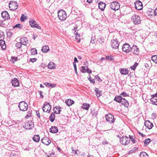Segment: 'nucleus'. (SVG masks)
<instances>
[{"mask_svg":"<svg viewBox=\"0 0 157 157\" xmlns=\"http://www.w3.org/2000/svg\"><path fill=\"white\" fill-rule=\"evenodd\" d=\"M58 17L60 20H65L67 18L66 12L63 10H60L58 12Z\"/></svg>","mask_w":157,"mask_h":157,"instance_id":"f257e3e1","label":"nucleus"},{"mask_svg":"<svg viewBox=\"0 0 157 157\" xmlns=\"http://www.w3.org/2000/svg\"><path fill=\"white\" fill-rule=\"evenodd\" d=\"M18 5L17 2L13 0L10 1L9 4V7L10 10L14 11L18 8Z\"/></svg>","mask_w":157,"mask_h":157,"instance_id":"f03ea898","label":"nucleus"},{"mask_svg":"<svg viewBox=\"0 0 157 157\" xmlns=\"http://www.w3.org/2000/svg\"><path fill=\"white\" fill-rule=\"evenodd\" d=\"M18 107L21 111H26L28 108V105L25 102L22 101L19 103Z\"/></svg>","mask_w":157,"mask_h":157,"instance_id":"7ed1b4c3","label":"nucleus"},{"mask_svg":"<svg viewBox=\"0 0 157 157\" xmlns=\"http://www.w3.org/2000/svg\"><path fill=\"white\" fill-rule=\"evenodd\" d=\"M131 19L132 21L135 25L139 24L141 23L140 18L136 14L133 15L132 16Z\"/></svg>","mask_w":157,"mask_h":157,"instance_id":"20e7f679","label":"nucleus"},{"mask_svg":"<svg viewBox=\"0 0 157 157\" xmlns=\"http://www.w3.org/2000/svg\"><path fill=\"white\" fill-rule=\"evenodd\" d=\"M110 6L111 9L116 10L119 9L120 4L118 2L115 1L111 2L110 5Z\"/></svg>","mask_w":157,"mask_h":157,"instance_id":"39448f33","label":"nucleus"},{"mask_svg":"<svg viewBox=\"0 0 157 157\" xmlns=\"http://www.w3.org/2000/svg\"><path fill=\"white\" fill-rule=\"evenodd\" d=\"M29 23L31 27L33 28H36L38 29H40L41 27L36 23V22L32 19L29 20Z\"/></svg>","mask_w":157,"mask_h":157,"instance_id":"423d86ee","label":"nucleus"},{"mask_svg":"<svg viewBox=\"0 0 157 157\" xmlns=\"http://www.w3.org/2000/svg\"><path fill=\"white\" fill-rule=\"evenodd\" d=\"M51 109V106L48 103L46 102L44 103L43 108V110L44 112L49 113Z\"/></svg>","mask_w":157,"mask_h":157,"instance_id":"0eeeda50","label":"nucleus"},{"mask_svg":"<svg viewBox=\"0 0 157 157\" xmlns=\"http://www.w3.org/2000/svg\"><path fill=\"white\" fill-rule=\"evenodd\" d=\"M122 51L126 53H128L131 50V48L130 45L127 44L125 43L123 46L122 47Z\"/></svg>","mask_w":157,"mask_h":157,"instance_id":"6e6552de","label":"nucleus"},{"mask_svg":"<svg viewBox=\"0 0 157 157\" xmlns=\"http://www.w3.org/2000/svg\"><path fill=\"white\" fill-rule=\"evenodd\" d=\"M119 45L118 41L116 39H113L111 40V46L113 48L115 49L118 48Z\"/></svg>","mask_w":157,"mask_h":157,"instance_id":"1a4fd4ad","label":"nucleus"},{"mask_svg":"<svg viewBox=\"0 0 157 157\" xmlns=\"http://www.w3.org/2000/svg\"><path fill=\"white\" fill-rule=\"evenodd\" d=\"M106 120L110 123H112L114 121V117L113 115L110 113H109L105 116Z\"/></svg>","mask_w":157,"mask_h":157,"instance_id":"9d476101","label":"nucleus"},{"mask_svg":"<svg viewBox=\"0 0 157 157\" xmlns=\"http://www.w3.org/2000/svg\"><path fill=\"white\" fill-rule=\"evenodd\" d=\"M135 6L137 10H140L143 8L142 3L140 1H137L135 2Z\"/></svg>","mask_w":157,"mask_h":157,"instance_id":"9b49d317","label":"nucleus"},{"mask_svg":"<svg viewBox=\"0 0 157 157\" xmlns=\"http://www.w3.org/2000/svg\"><path fill=\"white\" fill-rule=\"evenodd\" d=\"M34 126V124L32 121H28L25 123V125L23 127L26 129H31Z\"/></svg>","mask_w":157,"mask_h":157,"instance_id":"f8f14e48","label":"nucleus"},{"mask_svg":"<svg viewBox=\"0 0 157 157\" xmlns=\"http://www.w3.org/2000/svg\"><path fill=\"white\" fill-rule=\"evenodd\" d=\"M41 142L47 145H48L51 143V140L47 137H44L41 140Z\"/></svg>","mask_w":157,"mask_h":157,"instance_id":"ddd939ff","label":"nucleus"},{"mask_svg":"<svg viewBox=\"0 0 157 157\" xmlns=\"http://www.w3.org/2000/svg\"><path fill=\"white\" fill-rule=\"evenodd\" d=\"M133 53L136 55H138L139 53V49L137 47L136 45H133L131 48V50Z\"/></svg>","mask_w":157,"mask_h":157,"instance_id":"4468645a","label":"nucleus"},{"mask_svg":"<svg viewBox=\"0 0 157 157\" xmlns=\"http://www.w3.org/2000/svg\"><path fill=\"white\" fill-rule=\"evenodd\" d=\"M12 85L14 87L18 86L19 85V83L18 80L16 78H14L11 81Z\"/></svg>","mask_w":157,"mask_h":157,"instance_id":"2eb2a0df","label":"nucleus"},{"mask_svg":"<svg viewBox=\"0 0 157 157\" xmlns=\"http://www.w3.org/2000/svg\"><path fill=\"white\" fill-rule=\"evenodd\" d=\"M20 42L21 44L24 45L26 46L27 44H28V40L26 37H23L21 38L20 39Z\"/></svg>","mask_w":157,"mask_h":157,"instance_id":"dca6fc26","label":"nucleus"},{"mask_svg":"<svg viewBox=\"0 0 157 157\" xmlns=\"http://www.w3.org/2000/svg\"><path fill=\"white\" fill-rule=\"evenodd\" d=\"M1 15L2 18L5 20L8 19L9 18V14L6 11H5L2 12V13Z\"/></svg>","mask_w":157,"mask_h":157,"instance_id":"f3484780","label":"nucleus"},{"mask_svg":"<svg viewBox=\"0 0 157 157\" xmlns=\"http://www.w3.org/2000/svg\"><path fill=\"white\" fill-rule=\"evenodd\" d=\"M105 6V3L102 2H100L98 3L99 8L101 11H103L104 10Z\"/></svg>","mask_w":157,"mask_h":157,"instance_id":"a211bd4d","label":"nucleus"},{"mask_svg":"<svg viewBox=\"0 0 157 157\" xmlns=\"http://www.w3.org/2000/svg\"><path fill=\"white\" fill-rule=\"evenodd\" d=\"M49 131L51 133H55L58 132V129L57 127L52 126L50 128Z\"/></svg>","mask_w":157,"mask_h":157,"instance_id":"6ab92c4d","label":"nucleus"},{"mask_svg":"<svg viewBox=\"0 0 157 157\" xmlns=\"http://www.w3.org/2000/svg\"><path fill=\"white\" fill-rule=\"evenodd\" d=\"M145 124L147 126V128L149 129H151L153 126V124L150 122L149 121H147L145 122Z\"/></svg>","mask_w":157,"mask_h":157,"instance_id":"aec40b11","label":"nucleus"},{"mask_svg":"<svg viewBox=\"0 0 157 157\" xmlns=\"http://www.w3.org/2000/svg\"><path fill=\"white\" fill-rule=\"evenodd\" d=\"M120 71L122 75H126L129 73V71L127 69L121 68L120 70Z\"/></svg>","mask_w":157,"mask_h":157,"instance_id":"412c9836","label":"nucleus"},{"mask_svg":"<svg viewBox=\"0 0 157 157\" xmlns=\"http://www.w3.org/2000/svg\"><path fill=\"white\" fill-rule=\"evenodd\" d=\"M122 105H123L125 107H127L129 105L128 101L124 98H122L120 102Z\"/></svg>","mask_w":157,"mask_h":157,"instance_id":"4be33fe9","label":"nucleus"},{"mask_svg":"<svg viewBox=\"0 0 157 157\" xmlns=\"http://www.w3.org/2000/svg\"><path fill=\"white\" fill-rule=\"evenodd\" d=\"M61 107L60 106H56L54 109V112L56 114H59L61 111L60 109Z\"/></svg>","mask_w":157,"mask_h":157,"instance_id":"5701e85b","label":"nucleus"},{"mask_svg":"<svg viewBox=\"0 0 157 157\" xmlns=\"http://www.w3.org/2000/svg\"><path fill=\"white\" fill-rule=\"evenodd\" d=\"M0 46H1L2 50H4L6 49V46L4 40H0Z\"/></svg>","mask_w":157,"mask_h":157,"instance_id":"b1692460","label":"nucleus"},{"mask_svg":"<svg viewBox=\"0 0 157 157\" xmlns=\"http://www.w3.org/2000/svg\"><path fill=\"white\" fill-rule=\"evenodd\" d=\"M126 136H123L120 138V142L123 145H126Z\"/></svg>","mask_w":157,"mask_h":157,"instance_id":"393cba45","label":"nucleus"},{"mask_svg":"<svg viewBox=\"0 0 157 157\" xmlns=\"http://www.w3.org/2000/svg\"><path fill=\"white\" fill-rule=\"evenodd\" d=\"M33 140L35 142H39L40 138L39 135H34L33 138Z\"/></svg>","mask_w":157,"mask_h":157,"instance_id":"a878e982","label":"nucleus"},{"mask_svg":"<svg viewBox=\"0 0 157 157\" xmlns=\"http://www.w3.org/2000/svg\"><path fill=\"white\" fill-rule=\"evenodd\" d=\"M74 101L71 99H67L66 101V104L68 106L72 105L74 104Z\"/></svg>","mask_w":157,"mask_h":157,"instance_id":"bb28decb","label":"nucleus"},{"mask_svg":"<svg viewBox=\"0 0 157 157\" xmlns=\"http://www.w3.org/2000/svg\"><path fill=\"white\" fill-rule=\"evenodd\" d=\"M48 68L50 69H54L56 67L54 63L52 62H50L48 65Z\"/></svg>","mask_w":157,"mask_h":157,"instance_id":"cd10ccee","label":"nucleus"},{"mask_svg":"<svg viewBox=\"0 0 157 157\" xmlns=\"http://www.w3.org/2000/svg\"><path fill=\"white\" fill-rule=\"evenodd\" d=\"M150 101L152 104L157 105V99L155 97H151L150 99Z\"/></svg>","mask_w":157,"mask_h":157,"instance_id":"c85d7f7f","label":"nucleus"},{"mask_svg":"<svg viewBox=\"0 0 157 157\" xmlns=\"http://www.w3.org/2000/svg\"><path fill=\"white\" fill-rule=\"evenodd\" d=\"M122 98L121 96H115L114 100L118 103H120Z\"/></svg>","mask_w":157,"mask_h":157,"instance_id":"c756f323","label":"nucleus"},{"mask_svg":"<svg viewBox=\"0 0 157 157\" xmlns=\"http://www.w3.org/2000/svg\"><path fill=\"white\" fill-rule=\"evenodd\" d=\"M42 51L43 52H46L49 50L48 46H44L42 47Z\"/></svg>","mask_w":157,"mask_h":157,"instance_id":"7c9ffc66","label":"nucleus"},{"mask_svg":"<svg viewBox=\"0 0 157 157\" xmlns=\"http://www.w3.org/2000/svg\"><path fill=\"white\" fill-rule=\"evenodd\" d=\"M90 106V105L89 104L87 103H84L83 105L82 106V108L83 109H84L85 110H87L89 109Z\"/></svg>","mask_w":157,"mask_h":157,"instance_id":"2f4dec72","label":"nucleus"},{"mask_svg":"<svg viewBox=\"0 0 157 157\" xmlns=\"http://www.w3.org/2000/svg\"><path fill=\"white\" fill-rule=\"evenodd\" d=\"M55 115L54 113H52L49 117L50 120L51 122H53L55 119Z\"/></svg>","mask_w":157,"mask_h":157,"instance_id":"473e14b6","label":"nucleus"},{"mask_svg":"<svg viewBox=\"0 0 157 157\" xmlns=\"http://www.w3.org/2000/svg\"><path fill=\"white\" fill-rule=\"evenodd\" d=\"M140 157H149L148 155L145 152H143L140 153Z\"/></svg>","mask_w":157,"mask_h":157,"instance_id":"72a5a7b5","label":"nucleus"},{"mask_svg":"<svg viewBox=\"0 0 157 157\" xmlns=\"http://www.w3.org/2000/svg\"><path fill=\"white\" fill-rule=\"evenodd\" d=\"M151 59L154 63L157 64V55L152 56L151 57Z\"/></svg>","mask_w":157,"mask_h":157,"instance_id":"f704fd0d","label":"nucleus"},{"mask_svg":"<svg viewBox=\"0 0 157 157\" xmlns=\"http://www.w3.org/2000/svg\"><path fill=\"white\" fill-rule=\"evenodd\" d=\"M95 92L96 93V96L98 97H99L101 96V92L100 91H99L98 89L96 88V89L95 90Z\"/></svg>","mask_w":157,"mask_h":157,"instance_id":"c9c22d12","label":"nucleus"},{"mask_svg":"<svg viewBox=\"0 0 157 157\" xmlns=\"http://www.w3.org/2000/svg\"><path fill=\"white\" fill-rule=\"evenodd\" d=\"M10 157H19V155L16 152H14V153H12L10 155Z\"/></svg>","mask_w":157,"mask_h":157,"instance_id":"e433bc0d","label":"nucleus"},{"mask_svg":"<svg viewBox=\"0 0 157 157\" xmlns=\"http://www.w3.org/2000/svg\"><path fill=\"white\" fill-rule=\"evenodd\" d=\"M26 17L25 16L24 14H22L20 18L21 21V22L24 21L26 19Z\"/></svg>","mask_w":157,"mask_h":157,"instance_id":"4c0bfd02","label":"nucleus"},{"mask_svg":"<svg viewBox=\"0 0 157 157\" xmlns=\"http://www.w3.org/2000/svg\"><path fill=\"white\" fill-rule=\"evenodd\" d=\"M151 141V140L149 138H148L145 139L144 141V145L146 146L147 144H148L150 143Z\"/></svg>","mask_w":157,"mask_h":157,"instance_id":"58836bf2","label":"nucleus"},{"mask_svg":"<svg viewBox=\"0 0 157 157\" xmlns=\"http://www.w3.org/2000/svg\"><path fill=\"white\" fill-rule=\"evenodd\" d=\"M31 53L33 55H35L36 54H37V51L36 49L35 48H33L32 49L30 50Z\"/></svg>","mask_w":157,"mask_h":157,"instance_id":"ea45409f","label":"nucleus"},{"mask_svg":"<svg viewBox=\"0 0 157 157\" xmlns=\"http://www.w3.org/2000/svg\"><path fill=\"white\" fill-rule=\"evenodd\" d=\"M23 27V25H21V24H18L15 25L14 26H13V28L14 29L15 28H18L19 29H21Z\"/></svg>","mask_w":157,"mask_h":157,"instance_id":"a19ab883","label":"nucleus"},{"mask_svg":"<svg viewBox=\"0 0 157 157\" xmlns=\"http://www.w3.org/2000/svg\"><path fill=\"white\" fill-rule=\"evenodd\" d=\"M138 65V63H135L134 65L133 66L131 67V69L134 70H135L136 69V67Z\"/></svg>","mask_w":157,"mask_h":157,"instance_id":"79ce46f5","label":"nucleus"},{"mask_svg":"<svg viewBox=\"0 0 157 157\" xmlns=\"http://www.w3.org/2000/svg\"><path fill=\"white\" fill-rule=\"evenodd\" d=\"M22 44H21V42H17L16 44V47L17 48H20L21 47Z\"/></svg>","mask_w":157,"mask_h":157,"instance_id":"37998d69","label":"nucleus"},{"mask_svg":"<svg viewBox=\"0 0 157 157\" xmlns=\"http://www.w3.org/2000/svg\"><path fill=\"white\" fill-rule=\"evenodd\" d=\"M97 112V111L94 109H93V110L91 111V113L92 115L95 117L96 116Z\"/></svg>","mask_w":157,"mask_h":157,"instance_id":"c03bdc74","label":"nucleus"},{"mask_svg":"<svg viewBox=\"0 0 157 157\" xmlns=\"http://www.w3.org/2000/svg\"><path fill=\"white\" fill-rule=\"evenodd\" d=\"M104 39L103 37L101 36L98 39V40L99 43H102L104 42Z\"/></svg>","mask_w":157,"mask_h":157,"instance_id":"a18cd8bd","label":"nucleus"},{"mask_svg":"<svg viewBox=\"0 0 157 157\" xmlns=\"http://www.w3.org/2000/svg\"><path fill=\"white\" fill-rule=\"evenodd\" d=\"M86 69L85 68V67L82 66L81 67V71L82 72L84 73L86 72Z\"/></svg>","mask_w":157,"mask_h":157,"instance_id":"49530a36","label":"nucleus"},{"mask_svg":"<svg viewBox=\"0 0 157 157\" xmlns=\"http://www.w3.org/2000/svg\"><path fill=\"white\" fill-rule=\"evenodd\" d=\"M31 111H29L28 112L26 116H25V118H28L29 117L31 116Z\"/></svg>","mask_w":157,"mask_h":157,"instance_id":"de8ad7c7","label":"nucleus"},{"mask_svg":"<svg viewBox=\"0 0 157 157\" xmlns=\"http://www.w3.org/2000/svg\"><path fill=\"white\" fill-rule=\"evenodd\" d=\"M6 34L7 36L8 37H9L10 38L13 35V33L11 32L10 31H8L7 32Z\"/></svg>","mask_w":157,"mask_h":157,"instance_id":"09e8293b","label":"nucleus"},{"mask_svg":"<svg viewBox=\"0 0 157 157\" xmlns=\"http://www.w3.org/2000/svg\"><path fill=\"white\" fill-rule=\"evenodd\" d=\"M138 150V148L136 147H134L132 150L130 151L129 152L130 153H132L135 152V151L137 150Z\"/></svg>","mask_w":157,"mask_h":157,"instance_id":"8fccbe9b","label":"nucleus"},{"mask_svg":"<svg viewBox=\"0 0 157 157\" xmlns=\"http://www.w3.org/2000/svg\"><path fill=\"white\" fill-rule=\"evenodd\" d=\"M89 78L88 79L89 80L90 82L91 83H93V84H94L95 83L94 80V79H91L90 78V77H91L89 75Z\"/></svg>","mask_w":157,"mask_h":157,"instance_id":"3c124183","label":"nucleus"},{"mask_svg":"<svg viewBox=\"0 0 157 157\" xmlns=\"http://www.w3.org/2000/svg\"><path fill=\"white\" fill-rule=\"evenodd\" d=\"M95 78L96 80H97L100 82H101L102 81V80L100 78V77H98V75H96L95 76Z\"/></svg>","mask_w":157,"mask_h":157,"instance_id":"603ef678","label":"nucleus"},{"mask_svg":"<svg viewBox=\"0 0 157 157\" xmlns=\"http://www.w3.org/2000/svg\"><path fill=\"white\" fill-rule=\"evenodd\" d=\"M121 95L123 97H128L129 95L128 94H127L125 92H123L121 94Z\"/></svg>","mask_w":157,"mask_h":157,"instance_id":"864d4df0","label":"nucleus"},{"mask_svg":"<svg viewBox=\"0 0 157 157\" xmlns=\"http://www.w3.org/2000/svg\"><path fill=\"white\" fill-rule=\"evenodd\" d=\"M75 39L77 41L78 43L80 41V36H75Z\"/></svg>","mask_w":157,"mask_h":157,"instance_id":"5fc2aeb1","label":"nucleus"},{"mask_svg":"<svg viewBox=\"0 0 157 157\" xmlns=\"http://www.w3.org/2000/svg\"><path fill=\"white\" fill-rule=\"evenodd\" d=\"M125 140H126V141H125V142L126 143V144L127 145L129 143L130 141V139L126 136V139Z\"/></svg>","mask_w":157,"mask_h":157,"instance_id":"6e6d98bb","label":"nucleus"},{"mask_svg":"<svg viewBox=\"0 0 157 157\" xmlns=\"http://www.w3.org/2000/svg\"><path fill=\"white\" fill-rule=\"evenodd\" d=\"M129 137L130 138V139L131 140V141L133 143H135L136 142V140H134L133 138L131 137V136L129 135Z\"/></svg>","mask_w":157,"mask_h":157,"instance_id":"4d7b16f0","label":"nucleus"},{"mask_svg":"<svg viewBox=\"0 0 157 157\" xmlns=\"http://www.w3.org/2000/svg\"><path fill=\"white\" fill-rule=\"evenodd\" d=\"M86 72L89 74L91 73L92 72V71L87 67L86 69Z\"/></svg>","mask_w":157,"mask_h":157,"instance_id":"13d9d810","label":"nucleus"},{"mask_svg":"<svg viewBox=\"0 0 157 157\" xmlns=\"http://www.w3.org/2000/svg\"><path fill=\"white\" fill-rule=\"evenodd\" d=\"M38 93L40 95V98H43V92L42 91H38Z\"/></svg>","mask_w":157,"mask_h":157,"instance_id":"bf43d9fd","label":"nucleus"},{"mask_svg":"<svg viewBox=\"0 0 157 157\" xmlns=\"http://www.w3.org/2000/svg\"><path fill=\"white\" fill-rule=\"evenodd\" d=\"M11 59L12 60H13V62L16 61L17 60V57H12Z\"/></svg>","mask_w":157,"mask_h":157,"instance_id":"052dcab7","label":"nucleus"},{"mask_svg":"<svg viewBox=\"0 0 157 157\" xmlns=\"http://www.w3.org/2000/svg\"><path fill=\"white\" fill-rule=\"evenodd\" d=\"M106 59L110 60H113V56H106Z\"/></svg>","mask_w":157,"mask_h":157,"instance_id":"680f3d73","label":"nucleus"},{"mask_svg":"<svg viewBox=\"0 0 157 157\" xmlns=\"http://www.w3.org/2000/svg\"><path fill=\"white\" fill-rule=\"evenodd\" d=\"M37 59L36 58L31 59H30V61L31 62L33 63L36 61Z\"/></svg>","mask_w":157,"mask_h":157,"instance_id":"e2e57ef3","label":"nucleus"},{"mask_svg":"<svg viewBox=\"0 0 157 157\" xmlns=\"http://www.w3.org/2000/svg\"><path fill=\"white\" fill-rule=\"evenodd\" d=\"M156 117V114L155 113H153L151 114L152 118L154 119Z\"/></svg>","mask_w":157,"mask_h":157,"instance_id":"0e129e2a","label":"nucleus"},{"mask_svg":"<svg viewBox=\"0 0 157 157\" xmlns=\"http://www.w3.org/2000/svg\"><path fill=\"white\" fill-rule=\"evenodd\" d=\"M153 13L155 16H157V8H156L155 10L154 11Z\"/></svg>","mask_w":157,"mask_h":157,"instance_id":"69168bd1","label":"nucleus"},{"mask_svg":"<svg viewBox=\"0 0 157 157\" xmlns=\"http://www.w3.org/2000/svg\"><path fill=\"white\" fill-rule=\"evenodd\" d=\"M56 86V84H50L49 83V87H55Z\"/></svg>","mask_w":157,"mask_h":157,"instance_id":"338daca9","label":"nucleus"},{"mask_svg":"<svg viewBox=\"0 0 157 157\" xmlns=\"http://www.w3.org/2000/svg\"><path fill=\"white\" fill-rule=\"evenodd\" d=\"M148 13L149 15L151 16H152L153 15V14H154L153 12L152 11H149V13Z\"/></svg>","mask_w":157,"mask_h":157,"instance_id":"774afa93","label":"nucleus"}]
</instances>
